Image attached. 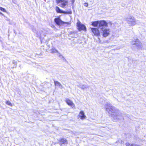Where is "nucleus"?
I'll list each match as a JSON object with an SVG mask.
<instances>
[{"mask_svg": "<svg viewBox=\"0 0 146 146\" xmlns=\"http://www.w3.org/2000/svg\"><path fill=\"white\" fill-rule=\"evenodd\" d=\"M54 21L56 24L58 26H61L65 24L67 25H70L71 23L69 22H65L62 21L60 19V16H59L55 18Z\"/></svg>", "mask_w": 146, "mask_h": 146, "instance_id": "1", "label": "nucleus"}, {"mask_svg": "<svg viewBox=\"0 0 146 146\" xmlns=\"http://www.w3.org/2000/svg\"><path fill=\"white\" fill-rule=\"evenodd\" d=\"M57 51L54 48H52L51 50V53L53 54L57 52Z\"/></svg>", "mask_w": 146, "mask_h": 146, "instance_id": "14", "label": "nucleus"}, {"mask_svg": "<svg viewBox=\"0 0 146 146\" xmlns=\"http://www.w3.org/2000/svg\"><path fill=\"white\" fill-rule=\"evenodd\" d=\"M66 102L68 105L71 107L72 108H75L74 104L68 98L66 99Z\"/></svg>", "mask_w": 146, "mask_h": 146, "instance_id": "8", "label": "nucleus"}, {"mask_svg": "<svg viewBox=\"0 0 146 146\" xmlns=\"http://www.w3.org/2000/svg\"><path fill=\"white\" fill-rule=\"evenodd\" d=\"M6 104L11 106H12V104L9 101H6Z\"/></svg>", "mask_w": 146, "mask_h": 146, "instance_id": "16", "label": "nucleus"}, {"mask_svg": "<svg viewBox=\"0 0 146 146\" xmlns=\"http://www.w3.org/2000/svg\"><path fill=\"white\" fill-rule=\"evenodd\" d=\"M99 21H94L92 22L91 25L94 27H97L99 25Z\"/></svg>", "mask_w": 146, "mask_h": 146, "instance_id": "12", "label": "nucleus"}, {"mask_svg": "<svg viewBox=\"0 0 146 146\" xmlns=\"http://www.w3.org/2000/svg\"><path fill=\"white\" fill-rule=\"evenodd\" d=\"M55 10L56 13H63L67 14H71L72 13V12L70 9L68 11H64L61 10L58 6L56 7Z\"/></svg>", "mask_w": 146, "mask_h": 146, "instance_id": "3", "label": "nucleus"}, {"mask_svg": "<svg viewBox=\"0 0 146 146\" xmlns=\"http://www.w3.org/2000/svg\"><path fill=\"white\" fill-rule=\"evenodd\" d=\"M76 25L78 30L79 31H86V26L83 24H82L79 21H78L77 22Z\"/></svg>", "mask_w": 146, "mask_h": 146, "instance_id": "4", "label": "nucleus"}, {"mask_svg": "<svg viewBox=\"0 0 146 146\" xmlns=\"http://www.w3.org/2000/svg\"><path fill=\"white\" fill-rule=\"evenodd\" d=\"M68 0H56V2L57 4L60 3V6L62 8H64L68 5Z\"/></svg>", "mask_w": 146, "mask_h": 146, "instance_id": "2", "label": "nucleus"}, {"mask_svg": "<svg viewBox=\"0 0 146 146\" xmlns=\"http://www.w3.org/2000/svg\"><path fill=\"white\" fill-rule=\"evenodd\" d=\"M84 5L85 7H88V4L87 3H84Z\"/></svg>", "mask_w": 146, "mask_h": 146, "instance_id": "17", "label": "nucleus"}, {"mask_svg": "<svg viewBox=\"0 0 146 146\" xmlns=\"http://www.w3.org/2000/svg\"><path fill=\"white\" fill-rule=\"evenodd\" d=\"M102 35L104 37H106L110 35V30L108 29H105L102 30Z\"/></svg>", "mask_w": 146, "mask_h": 146, "instance_id": "6", "label": "nucleus"}, {"mask_svg": "<svg viewBox=\"0 0 146 146\" xmlns=\"http://www.w3.org/2000/svg\"><path fill=\"white\" fill-rule=\"evenodd\" d=\"M59 143L62 145L63 144H67L68 141L66 139L63 138L60 139L59 141Z\"/></svg>", "mask_w": 146, "mask_h": 146, "instance_id": "11", "label": "nucleus"}, {"mask_svg": "<svg viewBox=\"0 0 146 146\" xmlns=\"http://www.w3.org/2000/svg\"><path fill=\"white\" fill-rule=\"evenodd\" d=\"M78 117L82 120H83L86 117V116L85 115L84 112L82 111H80Z\"/></svg>", "mask_w": 146, "mask_h": 146, "instance_id": "9", "label": "nucleus"}, {"mask_svg": "<svg viewBox=\"0 0 146 146\" xmlns=\"http://www.w3.org/2000/svg\"><path fill=\"white\" fill-rule=\"evenodd\" d=\"M54 84L56 86H58L59 87L62 86L60 83L57 81H54Z\"/></svg>", "mask_w": 146, "mask_h": 146, "instance_id": "13", "label": "nucleus"}, {"mask_svg": "<svg viewBox=\"0 0 146 146\" xmlns=\"http://www.w3.org/2000/svg\"><path fill=\"white\" fill-rule=\"evenodd\" d=\"M99 27H107L108 26V23L104 20L99 21Z\"/></svg>", "mask_w": 146, "mask_h": 146, "instance_id": "7", "label": "nucleus"}, {"mask_svg": "<svg viewBox=\"0 0 146 146\" xmlns=\"http://www.w3.org/2000/svg\"><path fill=\"white\" fill-rule=\"evenodd\" d=\"M91 31L94 35L96 36H100V32L98 28H91Z\"/></svg>", "mask_w": 146, "mask_h": 146, "instance_id": "5", "label": "nucleus"}, {"mask_svg": "<svg viewBox=\"0 0 146 146\" xmlns=\"http://www.w3.org/2000/svg\"><path fill=\"white\" fill-rule=\"evenodd\" d=\"M0 14L1 15H3V14L1 13L0 12Z\"/></svg>", "mask_w": 146, "mask_h": 146, "instance_id": "19", "label": "nucleus"}, {"mask_svg": "<svg viewBox=\"0 0 146 146\" xmlns=\"http://www.w3.org/2000/svg\"><path fill=\"white\" fill-rule=\"evenodd\" d=\"M0 10L3 12H6V11L5 8L1 7H0Z\"/></svg>", "mask_w": 146, "mask_h": 146, "instance_id": "15", "label": "nucleus"}, {"mask_svg": "<svg viewBox=\"0 0 146 146\" xmlns=\"http://www.w3.org/2000/svg\"><path fill=\"white\" fill-rule=\"evenodd\" d=\"M71 0V1L72 3V4L74 3V2L75 1V0Z\"/></svg>", "mask_w": 146, "mask_h": 146, "instance_id": "18", "label": "nucleus"}, {"mask_svg": "<svg viewBox=\"0 0 146 146\" xmlns=\"http://www.w3.org/2000/svg\"><path fill=\"white\" fill-rule=\"evenodd\" d=\"M128 23L129 24L131 25H134L135 24V20L133 17H131L129 18V19L128 20Z\"/></svg>", "mask_w": 146, "mask_h": 146, "instance_id": "10", "label": "nucleus"}]
</instances>
